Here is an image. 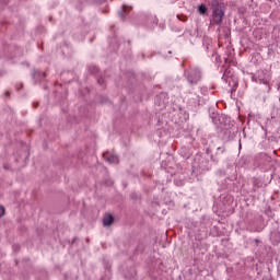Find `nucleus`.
<instances>
[{
    "label": "nucleus",
    "instance_id": "2",
    "mask_svg": "<svg viewBox=\"0 0 280 280\" xmlns=\"http://www.w3.org/2000/svg\"><path fill=\"white\" fill-rule=\"evenodd\" d=\"M224 19V9H214L212 11V23L220 25Z\"/></svg>",
    "mask_w": 280,
    "mask_h": 280
},
{
    "label": "nucleus",
    "instance_id": "6",
    "mask_svg": "<svg viewBox=\"0 0 280 280\" xmlns=\"http://www.w3.org/2000/svg\"><path fill=\"white\" fill-rule=\"evenodd\" d=\"M113 222H115V218L112 214H107L103 219V225H105V226H110V224H113Z\"/></svg>",
    "mask_w": 280,
    "mask_h": 280
},
{
    "label": "nucleus",
    "instance_id": "4",
    "mask_svg": "<svg viewBox=\"0 0 280 280\" xmlns=\"http://www.w3.org/2000/svg\"><path fill=\"white\" fill-rule=\"evenodd\" d=\"M103 159H105L106 163H109V165H117V163H119V158L108 152L103 154Z\"/></svg>",
    "mask_w": 280,
    "mask_h": 280
},
{
    "label": "nucleus",
    "instance_id": "10",
    "mask_svg": "<svg viewBox=\"0 0 280 280\" xmlns=\"http://www.w3.org/2000/svg\"><path fill=\"white\" fill-rule=\"evenodd\" d=\"M130 10H131V8H130V7H126V5H125V7H122V11H124V12H127V11H130Z\"/></svg>",
    "mask_w": 280,
    "mask_h": 280
},
{
    "label": "nucleus",
    "instance_id": "11",
    "mask_svg": "<svg viewBox=\"0 0 280 280\" xmlns=\"http://www.w3.org/2000/svg\"><path fill=\"white\" fill-rule=\"evenodd\" d=\"M7 97L10 96V92H5Z\"/></svg>",
    "mask_w": 280,
    "mask_h": 280
},
{
    "label": "nucleus",
    "instance_id": "1",
    "mask_svg": "<svg viewBox=\"0 0 280 280\" xmlns=\"http://www.w3.org/2000/svg\"><path fill=\"white\" fill-rule=\"evenodd\" d=\"M186 78H187L189 84H197L201 78L200 69H198L196 67L189 68V70L186 73Z\"/></svg>",
    "mask_w": 280,
    "mask_h": 280
},
{
    "label": "nucleus",
    "instance_id": "5",
    "mask_svg": "<svg viewBox=\"0 0 280 280\" xmlns=\"http://www.w3.org/2000/svg\"><path fill=\"white\" fill-rule=\"evenodd\" d=\"M211 7L213 10H224V5L220 2V0H211Z\"/></svg>",
    "mask_w": 280,
    "mask_h": 280
},
{
    "label": "nucleus",
    "instance_id": "8",
    "mask_svg": "<svg viewBox=\"0 0 280 280\" xmlns=\"http://www.w3.org/2000/svg\"><path fill=\"white\" fill-rule=\"evenodd\" d=\"M178 21H182V23H187V15L179 14L177 15Z\"/></svg>",
    "mask_w": 280,
    "mask_h": 280
},
{
    "label": "nucleus",
    "instance_id": "3",
    "mask_svg": "<svg viewBox=\"0 0 280 280\" xmlns=\"http://www.w3.org/2000/svg\"><path fill=\"white\" fill-rule=\"evenodd\" d=\"M258 80L261 84H268V82H270V71L268 70L258 71Z\"/></svg>",
    "mask_w": 280,
    "mask_h": 280
},
{
    "label": "nucleus",
    "instance_id": "9",
    "mask_svg": "<svg viewBox=\"0 0 280 280\" xmlns=\"http://www.w3.org/2000/svg\"><path fill=\"white\" fill-rule=\"evenodd\" d=\"M5 213V208H3V206H0V218H3Z\"/></svg>",
    "mask_w": 280,
    "mask_h": 280
},
{
    "label": "nucleus",
    "instance_id": "7",
    "mask_svg": "<svg viewBox=\"0 0 280 280\" xmlns=\"http://www.w3.org/2000/svg\"><path fill=\"white\" fill-rule=\"evenodd\" d=\"M198 12L202 15L207 14V12H208L207 5H205V4L199 5Z\"/></svg>",
    "mask_w": 280,
    "mask_h": 280
}]
</instances>
